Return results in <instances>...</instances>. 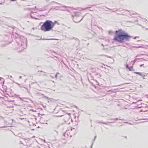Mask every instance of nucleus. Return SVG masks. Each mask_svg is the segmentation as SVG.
Wrapping results in <instances>:
<instances>
[{
    "label": "nucleus",
    "instance_id": "obj_1",
    "mask_svg": "<svg viewBox=\"0 0 148 148\" xmlns=\"http://www.w3.org/2000/svg\"><path fill=\"white\" fill-rule=\"evenodd\" d=\"M132 36L129 35L125 31L121 29L115 31L113 40L119 43H122L129 40Z\"/></svg>",
    "mask_w": 148,
    "mask_h": 148
},
{
    "label": "nucleus",
    "instance_id": "obj_2",
    "mask_svg": "<svg viewBox=\"0 0 148 148\" xmlns=\"http://www.w3.org/2000/svg\"><path fill=\"white\" fill-rule=\"evenodd\" d=\"M56 22V21L53 22L51 20H47L41 26V29L44 32L50 31L52 29Z\"/></svg>",
    "mask_w": 148,
    "mask_h": 148
},
{
    "label": "nucleus",
    "instance_id": "obj_3",
    "mask_svg": "<svg viewBox=\"0 0 148 148\" xmlns=\"http://www.w3.org/2000/svg\"><path fill=\"white\" fill-rule=\"evenodd\" d=\"M83 18L81 15V14L78 12H75L74 16H73V20L75 23H77L80 22Z\"/></svg>",
    "mask_w": 148,
    "mask_h": 148
},
{
    "label": "nucleus",
    "instance_id": "obj_4",
    "mask_svg": "<svg viewBox=\"0 0 148 148\" xmlns=\"http://www.w3.org/2000/svg\"><path fill=\"white\" fill-rule=\"evenodd\" d=\"M18 44L21 47L24 49H25L27 47V43L26 41L25 42H21V44L19 43Z\"/></svg>",
    "mask_w": 148,
    "mask_h": 148
},
{
    "label": "nucleus",
    "instance_id": "obj_5",
    "mask_svg": "<svg viewBox=\"0 0 148 148\" xmlns=\"http://www.w3.org/2000/svg\"><path fill=\"white\" fill-rule=\"evenodd\" d=\"M125 65L126 67L128 69L129 71H134V70L133 69L132 66H131V67H130L128 65V64H127V63H126Z\"/></svg>",
    "mask_w": 148,
    "mask_h": 148
},
{
    "label": "nucleus",
    "instance_id": "obj_6",
    "mask_svg": "<svg viewBox=\"0 0 148 148\" xmlns=\"http://www.w3.org/2000/svg\"><path fill=\"white\" fill-rule=\"evenodd\" d=\"M59 7L60 8V10L62 11H65V8L68 7L64 6L62 7Z\"/></svg>",
    "mask_w": 148,
    "mask_h": 148
},
{
    "label": "nucleus",
    "instance_id": "obj_7",
    "mask_svg": "<svg viewBox=\"0 0 148 148\" xmlns=\"http://www.w3.org/2000/svg\"><path fill=\"white\" fill-rule=\"evenodd\" d=\"M64 118H66V119H64V121H65V122H66V121L68 120V119L70 118V116H69L68 115H64Z\"/></svg>",
    "mask_w": 148,
    "mask_h": 148
},
{
    "label": "nucleus",
    "instance_id": "obj_8",
    "mask_svg": "<svg viewBox=\"0 0 148 148\" xmlns=\"http://www.w3.org/2000/svg\"><path fill=\"white\" fill-rule=\"evenodd\" d=\"M39 95H40V96H42L43 97H45V98L46 99H49V98L48 97H46L45 96V95L43 94H42L41 93H39Z\"/></svg>",
    "mask_w": 148,
    "mask_h": 148
},
{
    "label": "nucleus",
    "instance_id": "obj_9",
    "mask_svg": "<svg viewBox=\"0 0 148 148\" xmlns=\"http://www.w3.org/2000/svg\"><path fill=\"white\" fill-rule=\"evenodd\" d=\"M71 131H73L74 133H73V135H75L76 133V130L75 128H71Z\"/></svg>",
    "mask_w": 148,
    "mask_h": 148
},
{
    "label": "nucleus",
    "instance_id": "obj_10",
    "mask_svg": "<svg viewBox=\"0 0 148 148\" xmlns=\"http://www.w3.org/2000/svg\"><path fill=\"white\" fill-rule=\"evenodd\" d=\"M139 75H140V76H141L143 77H144L146 76V73H142L140 72L139 74Z\"/></svg>",
    "mask_w": 148,
    "mask_h": 148
},
{
    "label": "nucleus",
    "instance_id": "obj_11",
    "mask_svg": "<svg viewBox=\"0 0 148 148\" xmlns=\"http://www.w3.org/2000/svg\"><path fill=\"white\" fill-rule=\"evenodd\" d=\"M64 136L66 137H68V132H66L64 134Z\"/></svg>",
    "mask_w": 148,
    "mask_h": 148
},
{
    "label": "nucleus",
    "instance_id": "obj_12",
    "mask_svg": "<svg viewBox=\"0 0 148 148\" xmlns=\"http://www.w3.org/2000/svg\"><path fill=\"white\" fill-rule=\"evenodd\" d=\"M52 52H53V53H56L55 51H53V50H50L49 51V52L50 53H52Z\"/></svg>",
    "mask_w": 148,
    "mask_h": 148
},
{
    "label": "nucleus",
    "instance_id": "obj_13",
    "mask_svg": "<svg viewBox=\"0 0 148 148\" xmlns=\"http://www.w3.org/2000/svg\"><path fill=\"white\" fill-rule=\"evenodd\" d=\"M119 119V120H124L123 119H119L118 118H115V119H113V120H118Z\"/></svg>",
    "mask_w": 148,
    "mask_h": 148
},
{
    "label": "nucleus",
    "instance_id": "obj_14",
    "mask_svg": "<svg viewBox=\"0 0 148 148\" xmlns=\"http://www.w3.org/2000/svg\"><path fill=\"white\" fill-rule=\"evenodd\" d=\"M23 88H25L27 90V92H28V93H30L29 91L27 89V88H26V87H23Z\"/></svg>",
    "mask_w": 148,
    "mask_h": 148
},
{
    "label": "nucleus",
    "instance_id": "obj_15",
    "mask_svg": "<svg viewBox=\"0 0 148 148\" xmlns=\"http://www.w3.org/2000/svg\"><path fill=\"white\" fill-rule=\"evenodd\" d=\"M138 59V58H136L133 61V62L134 63L137 61Z\"/></svg>",
    "mask_w": 148,
    "mask_h": 148
},
{
    "label": "nucleus",
    "instance_id": "obj_16",
    "mask_svg": "<svg viewBox=\"0 0 148 148\" xmlns=\"http://www.w3.org/2000/svg\"><path fill=\"white\" fill-rule=\"evenodd\" d=\"M60 8L59 7H55L54 8V9H56V10H59V9L58 8Z\"/></svg>",
    "mask_w": 148,
    "mask_h": 148
},
{
    "label": "nucleus",
    "instance_id": "obj_17",
    "mask_svg": "<svg viewBox=\"0 0 148 148\" xmlns=\"http://www.w3.org/2000/svg\"><path fill=\"white\" fill-rule=\"evenodd\" d=\"M101 123H102L103 124H106V125H108V123H109V122L103 123V122H101Z\"/></svg>",
    "mask_w": 148,
    "mask_h": 148
},
{
    "label": "nucleus",
    "instance_id": "obj_18",
    "mask_svg": "<svg viewBox=\"0 0 148 148\" xmlns=\"http://www.w3.org/2000/svg\"><path fill=\"white\" fill-rule=\"evenodd\" d=\"M135 47L136 48H140V47H142V46H134V47Z\"/></svg>",
    "mask_w": 148,
    "mask_h": 148
},
{
    "label": "nucleus",
    "instance_id": "obj_19",
    "mask_svg": "<svg viewBox=\"0 0 148 148\" xmlns=\"http://www.w3.org/2000/svg\"><path fill=\"white\" fill-rule=\"evenodd\" d=\"M139 73L140 72H134V73H135V74H138V75H139Z\"/></svg>",
    "mask_w": 148,
    "mask_h": 148
},
{
    "label": "nucleus",
    "instance_id": "obj_20",
    "mask_svg": "<svg viewBox=\"0 0 148 148\" xmlns=\"http://www.w3.org/2000/svg\"><path fill=\"white\" fill-rule=\"evenodd\" d=\"M59 74V73H57L55 75V77L57 78V74Z\"/></svg>",
    "mask_w": 148,
    "mask_h": 148
},
{
    "label": "nucleus",
    "instance_id": "obj_21",
    "mask_svg": "<svg viewBox=\"0 0 148 148\" xmlns=\"http://www.w3.org/2000/svg\"><path fill=\"white\" fill-rule=\"evenodd\" d=\"M54 39H44V40H53Z\"/></svg>",
    "mask_w": 148,
    "mask_h": 148
},
{
    "label": "nucleus",
    "instance_id": "obj_22",
    "mask_svg": "<svg viewBox=\"0 0 148 148\" xmlns=\"http://www.w3.org/2000/svg\"><path fill=\"white\" fill-rule=\"evenodd\" d=\"M52 2L56 3L58 4H60V3H57V2H55V1H53Z\"/></svg>",
    "mask_w": 148,
    "mask_h": 148
},
{
    "label": "nucleus",
    "instance_id": "obj_23",
    "mask_svg": "<svg viewBox=\"0 0 148 148\" xmlns=\"http://www.w3.org/2000/svg\"><path fill=\"white\" fill-rule=\"evenodd\" d=\"M96 137H97V136H96V135L95 136L94 140H95L96 138Z\"/></svg>",
    "mask_w": 148,
    "mask_h": 148
},
{
    "label": "nucleus",
    "instance_id": "obj_24",
    "mask_svg": "<svg viewBox=\"0 0 148 148\" xmlns=\"http://www.w3.org/2000/svg\"><path fill=\"white\" fill-rule=\"evenodd\" d=\"M108 92H113V91H112V90H108Z\"/></svg>",
    "mask_w": 148,
    "mask_h": 148
},
{
    "label": "nucleus",
    "instance_id": "obj_25",
    "mask_svg": "<svg viewBox=\"0 0 148 148\" xmlns=\"http://www.w3.org/2000/svg\"><path fill=\"white\" fill-rule=\"evenodd\" d=\"M43 72V71H38V73H40V72Z\"/></svg>",
    "mask_w": 148,
    "mask_h": 148
},
{
    "label": "nucleus",
    "instance_id": "obj_26",
    "mask_svg": "<svg viewBox=\"0 0 148 148\" xmlns=\"http://www.w3.org/2000/svg\"><path fill=\"white\" fill-rule=\"evenodd\" d=\"M115 122V121H113L112 122H110V123H114Z\"/></svg>",
    "mask_w": 148,
    "mask_h": 148
},
{
    "label": "nucleus",
    "instance_id": "obj_27",
    "mask_svg": "<svg viewBox=\"0 0 148 148\" xmlns=\"http://www.w3.org/2000/svg\"><path fill=\"white\" fill-rule=\"evenodd\" d=\"M31 16L32 18H35L36 19V18L35 17H33V16L31 15Z\"/></svg>",
    "mask_w": 148,
    "mask_h": 148
},
{
    "label": "nucleus",
    "instance_id": "obj_28",
    "mask_svg": "<svg viewBox=\"0 0 148 148\" xmlns=\"http://www.w3.org/2000/svg\"><path fill=\"white\" fill-rule=\"evenodd\" d=\"M34 8H35V9H36V6H35V7H34ZM38 10V8H37V9H36V10Z\"/></svg>",
    "mask_w": 148,
    "mask_h": 148
},
{
    "label": "nucleus",
    "instance_id": "obj_29",
    "mask_svg": "<svg viewBox=\"0 0 148 148\" xmlns=\"http://www.w3.org/2000/svg\"><path fill=\"white\" fill-rule=\"evenodd\" d=\"M21 78H22V77H21V76H20L19 77V79H21Z\"/></svg>",
    "mask_w": 148,
    "mask_h": 148
},
{
    "label": "nucleus",
    "instance_id": "obj_30",
    "mask_svg": "<svg viewBox=\"0 0 148 148\" xmlns=\"http://www.w3.org/2000/svg\"><path fill=\"white\" fill-rule=\"evenodd\" d=\"M109 10H112V9H110V8H107Z\"/></svg>",
    "mask_w": 148,
    "mask_h": 148
},
{
    "label": "nucleus",
    "instance_id": "obj_31",
    "mask_svg": "<svg viewBox=\"0 0 148 148\" xmlns=\"http://www.w3.org/2000/svg\"><path fill=\"white\" fill-rule=\"evenodd\" d=\"M116 12L115 11L113 10L112 12Z\"/></svg>",
    "mask_w": 148,
    "mask_h": 148
},
{
    "label": "nucleus",
    "instance_id": "obj_32",
    "mask_svg": "<svg viewBox=\"0 0 148 148\" xmlns=\"http://www.w3.org/2000/svg\"><path fill=\"white\" fill-rule=\"evenodd\" d=\"M119 11H120V10H118V9H117V10H116V11H119Z\"/></svg>",
    "mask_w": 148,
    "mask_h": 148
},
{
    "label": "nucleus",
    "instance_id": "obj_33",
    "mask_svg": "<svg viewBox=\"0 0 148 148\" xmlns=\"http://www.w3.org/2000/svg\"><path fill=\"white\" fill-rule=\"evenodd\" d=\"M137 37V36H136V37H135L134 38V39H135L136 38V37Z\"/></svg>",
    "mask_w": 148,
    "mask_h": 148
},
{
    "label": "nucleus",
    "instance_id": "obj_34",
    "mask_svg": "<svg viewBox=\"0 0 148 148\" xmlns=\"http://www.w3.org/2000/svg\"><path fill=\"white\" fill-rule=\"evenodd\" d=\"M19 98L21 100H22V99H21V98L20 97H19Z\"/></svg>",
    "mask_w": 148,
    "mask_h": 148
},
{
    "label": "nucleus",
    "instance_id": "obj_35",
    "mask_svg": "<svg viewBox=\"0 0 148 148\" xmlns=\"http://www.w3.org/2000/svg\"><path fill=\"white\" fill-rule=\"evenodd\" d=\"M46 1H49V0H45Z\"/></svg>",
    "mask_w": 148,
    "mask_h": 148
},
{
    "label": "nucleus",
    "instance_id": "obj_36",
    "mask_svg": "<svg viewBox=\"0 0 148 148\" xmlns=\"http://www.w3.org/2000/svg\"><path fill=\"white\" fill-rule=\"evenodd\" d=\"M26 80H27V79H25V82H26Z\"/></svg>",
    "mask_w": 148,
    "mask_h": 148
},
{
    "label": "nucleus",
    "instance_id": "obj_37",
    "mask_svg": "<svg viewBox=\"0 0 148 148\" xmlns=\"http://www.w3.org/2000/svg\"><path fill=\"white\" fill-rule=\"evenodd\" d=\"M143 64H141V65L140 66H143Z\"/></svg>",
    "mask_w": 148,
    "mask_h": 148
},
{
    "label": "nucleus",
    "instance_id": "obj_38",
    "mask_svg": "<svg viewBox=\"0 0 148 148\" xmlns=\"http://www.w3.org/2000/svg\"><path fill=\"white\" fill-rule=\"evenodd\" d=\"M3 127H1V128H3Z\"/></svg>",
    "mask_w": 148,
    "mask_h": 148
},
{
    "label": "nucleus",
    "instance_id": "obj_39",
    "mask_svg": "<svg viewBox=\"0 0 148 148\" xmlns=\"http://www.w3.org/2000/svg\"><path fill=\"white\" fill-rule=\"evenodd\" d=\"M71 136H72V135H71L70 136V137H71Z\"/></svg>",
    "mask_w": 148,
    "mask_h": 148
},
{
    "label": "nucleus",
    "instance_id": "obj_40",
    "mask_svg": "<svg viewBox=\"0 0 148 148\" xmlns=\"http://www.w3.org/2000/svg\"><path fill=\"white\" fill-rule=\"evenodd\" d=\"M143 78L144 79H145V77H143Z\"/></svg>",
    "mask_w": 148,
    "mask_h": 148
},
{
    "label": "nucleus",
    "instance_id": "obj_41",
    "mask_svg": "<svg viewBox=\"0 0 148 148\" xmlns=\"http://www.w3.org/2000/svg\"><path fill=\"white\" fill-rule=\"evenodd\" d=\"M1 78H1V77H0V80L1 79Z\"/></svg>",
    "mask_w": 148,
    "mask_h": 148
},
{
    "label": "nucleus",
    "instance_id": "obj_42",
    "mask_svg": "<svg viewBox=\"0 0 148 148\" xmlns=\"http://www.w3.org/2000/svg\"><path fill=\"white\" fill-rule=\"evenodd\" d=\"M142 101L141 100H139V101Z\"/></svg>",
    "mask_w": 148,
    "mask_h": 148
},
{
    "label": "nucleus",
    "instance_id": "obj_43",
    "mask_svg": "<svg viewBox=\"0 0 148 148\" xmlns=\"http://www.w3.org/2000/svg\"><path fill=\"white\" fill-rule=\"evenodd\" d=\"M12 28H13V29H14V27H12Z\"/></svg>",
    "mask_w": 148,
    "mask_h": 148
},
{
    "label": "nucleus",
    "instance_id": "obj_44",
    "mask_svg": "<svg viewBox=\"0 0 148 148\" xmlns=\"http://www.w3.org/2000/svg\"><path fill=\"white\" fill-rule=\"evenodd\" d=\"M10 77H12V76H10Z\"/></svg>",
    "mask_w": 148,
    "mask_h": 148
},
{
    "label": "nucleus",
    "instance_id": "obj_45",
    "mask_svg": "<svg viewBox=\"0 0 148 148\" xmlns=\"http://www.w3.org/2000/svg\"><path fill=\"white\" fill-rule=\"evenodd\" d=\"M142 104V103H140V104Z\"/></svg>",
    "mask_w": 148,
    "mask_h": 148
}]
</instances>
